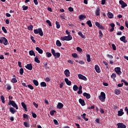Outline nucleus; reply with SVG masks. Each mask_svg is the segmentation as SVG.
I'll return each mask as SVG.
<instances>
[{
  "label": "nucleus",
  "instance_id": "1",
  "mask_svg": "<svg viewBox=\"0 0 128 128\" xmlns=\"http://www.w3.org/2000/svg\"><path fill=\"white\" fill-rule=\"evenodd\" d=\"M34 34H39L40 36H44V32L42 28H38L34 30Z\"/></svg>",
  "mask_w": 128,
  "mask_h": 128
},
{
  "label": "nucleus",
  "instance_id": "2",
  "mask_svg": "<svg viewBox=\"0 0 128 128\" xmlns=\"http://www.w3.org/2000/svg\"><path fill=\"white\" fill-rule=\"evenodd\" d=\"M0 44H3L5 46L8 45V40L5 37H2L0 39Z\"/></svg>",
  "mask_w": 128,
  "mask_h": 128
},
{
  "label": "nucleus",
  "instance_id": "3",
  "mask_svg": "<svg viewBox=\"0 0 128 128\" xmlns=\"http://www.w3.org/2000/svg\"><path fill=\"white\" fill-rule=\"evenodd\" d=\"M72 36L71 35H68V36H64L60 38V40L62 41H70L72 40Z\"/></svg>",
  "mask_w": 128,
  "mask_h": 128
},
{
  "label": "nucleus",
  "instance_id": "4",
  "mask_svg": "<svg viewBox=\"0 0 128 128\" xmlns=\"http://www.w3.org/2000/svg\"><path fill=\"white\" fill-rule=\"evenodd\" d=\"M99 100L102 101V102H105L106 94L104 92H101L100 96H98Z\"/></svg>",
  "mask_w": 128,
  "mask_h": 128
},
{
  "label": "nucleus",
  "instance_id": "5",
  "mask_svg": "<svg viewBox=\"0 0 128 128\" xmlns=\"http://www.w3.org/2000/svg\"><path fill=\"white\" fill-rule=\"evenodd\" d=\"M10 105L14 108H16V110H18V105L16 104L14 101L9 100L8 106Z\"/></svg>",
  "mask_w": 128,
  "mask_h": 128
},
{
  "label": "nucleus",
  "instance_id": "6",
  "mask_svg": "<svg viewBox=\"0 0 128 128\" xmlns=\"http://www.w3.org/2000/svg\"><path fill=\"white\" fill-rule=\"evenodd\" d=\"M120 67H116L114 68V72L117 74L118 76H120L122 74V72L120 70Z\"/></svg>",
  "mask_w": 128,
  "mask_h": 128
},
{
  "label": "nucleus",
  "instance_id": "7",
  "mask_svg": "<svg viewBox=\"0 0 128 128\" xmlns=\"http://www.w3.org/2000/svg\"><path fill=\"white\" fill-rule=\"evenodd\" d=\"M95 26L98 27L100 30H104L105 28L102 25H101L98 22H95Z\"/></svg>",
  "mask_w": 128,
  "mask_h": 128
},
{
  "label": "nucleus",
  "instance_id": "8",
  "mask_svg": "<svg viewBox=\"0 0 128 128\" xmlns=\"http://www.w3.org/2000/svg\"><path fill=\"white\" fill-rule=\"evenodd\" d=\"M119 4H120V5L122 6V8H125L126 6H128V4H126V3L124 2L122 0H120L119 1Z\"/></svg>",
  "mask_w": 128,
  "mask_h": 128
},
{
  "label": "nucleus",
  "instance_id": "9",
  "mask_svg": "<svg viewBox=\"0 0 128 128\" xmlns=\"http://www.w3.org/2000/svg\"><path fill=\"white\" fill-rule=\"evenodd\" d=\"M78 77L79 79H80L82 80H85V81L88 80V79H87L86 77L85 76H84L82 74H78Z\"/></svg>",
  "mask_w": 128,
  "mask_h": 128
},
{
  "label": "nucleus",
  "instance_id": "10",
  "mask_svg": "<svg viewBox=\"0 0 128 128\" xmlns=\"http://www.w3.org/2000/svg\"><path fill=\"white\" fill-rule=\"evenodd\" d=\"M25 68H26L28 70H32L33 68L32 65V64H28L27 65L25 66Z\"/></svg>",
  "mask_w": 128,
  "mask_h": 128
},
{
  "label": "nucleus",
  "instance_id": "11",
  "mask_svg": "<svg viewBox=\"0 0 128 128\" xmlns=\"http://www.w3.org/2000/svg\"><path fill=\"white\" fill-rule=\"evenodd\" d=\"M94 69L96 70V72L98 74H100L101 72L100 67H99L98 65L96 64L94 66Z\"/></svg>",
  "mask_w": 128,
  "mask_h": 128
},
{
  "label": "nucleus",
  "instance_id": "12",
  "mask_svg": "<svg viewBox=\"0 0 128 128\" xmlns=\"http://www.w3.org/2000/svg\"><path fill=\"white\" fill-rule=\"evenodd\" d=\"M117 126V128H126V126L123 123H118Z\"/></svg>",
  "mask_w": 128,
  "mask_h": 128
},
{
  "label": "nucleus",
  "instance_id": "13",
  "mask_svg": "<svg viewBox=\"0 0 128 128\" xmlns=\"http://www.w3.org/2000/svg\"><path fill=\"white\" fill-rule=\"evenodd\" d=\"M84 96H85L86 98L90 99L91 98V95L89 93L87 92H84L83 93Z\"/></svg>",
  "mask_w": 128,
  "mask_h": 128
},
{
  "label": "nucleus",
  "instance_id": "14",
  "mask_svg": "<svg viewBox=\"0 0 128 128\" xmlns=\"http://www.w3.org/2000/svg\"><path fill=\"white\" fill-rule=\"evenodd\" d=\"M64 106V104H63L62 102H58L56 106L57 108L62 109Z\"/></svg>",
  "mask_w": 128,
  "mask_h": 128
},
{
  "label": "nucleus",
  "instance_id": "15",
  "mask_svg": "<svg viewBox=\"0 0 128 128\" xmlns=\"http://www.w3.org/2000/svg\"><path fill=\"white\" fill-rule=\"evenodd\" d=\"M10 109V112H11L12 114H14L16 112V110L14 108L10 107L9 108Z\"/></svg>",
  "mask_w": 128,
  "mask_h": 128
},
{
  "label": "nucleus",
  "instance_id": "16",
  "mask_svg": "<svg viewBox=\"0 0 128 128\" xmlns=\"http://www.w3.org/2000/svg\"><path fill=\"white\" fill-rule=\"evenodd\" d=\"M126 37L125 36H122L120 38V40H121L122 42H124V43H126L128 42V40H126Z\"/></svg>",
  "mask_w": 128,
  "mask_h": 128
},
{
  "label": "nucleus",
  "instance_id": "17",
  "mask_svg": "<svg viewBox=\"0 0 128 128\" xmlns=\"http://www.w3.org/2000/svg\"><path fill=\"white\" fill-rule=\"evenodd\" d=\"M79 103L81 104L82 106H86L84 100H82V98H79Z\"/></svg>",
  "mask_w": 128,
  "mask_h": 128
},
{
  "label": "nucleus",
  "instance_id": "18",
  "mask_svg": "<svg viewBox=\"0 0 128 128\" xmlns=\"http://www.w3.org/2000/svg\"><path fill=\"white\" fill-rule=\"evenodd\" d=\"M70 72L68 70H66L64 71V74L66 77H69L70 76Z\"/></svg>",
  "mask_w": 128,
  "mask_h": 128
},
{
  "label": "nucleus",
  "instance_id": "19",
  "mask_svg": "<svg viewBox=\"0 0 128 128\" xmlns=\"http://www.w3.org/2000/svg\"><path fill=\"white\" fill-rule=\"evenodd\" d=\"M65 82L66 83V84H67L68 86H70L72 84V82L71 81L69 80L67 78H66L64 79Z\"/></svg>",
  "mask_w": 128,
  "mask_h": 128
},
{
  "label": "nucleus",
  "instance_id": "20",
  "mask_svg": "<svg viewBox=\"0 0 128 128\" xmlns=\"http://www.w3.org/2000/svg\"><path fill=\"white\" fill-rule=\"evenodd\" d=\"M36 50L40 54H42V53L44 52V51L40 49L39 47H36Z\"/></svg>",
  "mask_w": 128,
  "mask_h": 128
},
{
  "label": "nucleus",
  "instance_id": "21",
  "mask_svg": "<svg viewBox=\"0 0 128 128\" xmlns=\"http://www.w3.org/2000/svg\"><path fill=\"white\" fill-rule=\"evenodd\" d=\"M124 114L123 112V109H120V110L118 112V116H120Z\"/></svg>",
  "mask_w": 128,
  "mask_h": 128
},
{
  "label": "nucleus",
  "instance_id": "22",
  "mask_svg": "<svg viewBox=\"0 0 128 128\" xmlns=\"http://www.w3.org/2000/svg\"><path fill=\"white\" fill-rule=\"evenodd\" d=\"M86 60H87V62H91V58L89 54H86Z\"/></svg>",
  "mask_w": 128,
  "mask_h": 128
},
{
  "label": "nucleus",
  "instance_id": "23",
  "mask_svg": "<svg viewBox=\"0 0 128 128\" xmlns=\"http://www.w3.org/2000/svg\"><path fill=\"white\" fill-rule=\"evenodd\" d=\"M108 18H114V14H112V12H108L107 14Z\"/></svg>",
  "mask_w": 128,
  "mask_h": 128
},
{
  "label": "nucleus",
  "instance_id": "24",
  "mask_svg": "<svg viewBox=\"0 0 128 128\" xmlns=\"http://www.w3.org/2000/svg\"><path fill=\"white\" fill-rule=\"evenodd\" d=\"M21 106H22V107L24 109V110L27 112V108L26 104H24V102H22Z\"/></svg>",
  "mask_w": 128,
  "mask_h": 128
},
{
  "label": "nucleus",
  "instance_id": "25",
  "mask_svg": "<svg viewBox=\"0 0 128 128\" xmlns=\"http://www.w3.org/2000/svg\"><path fill=\"white\" fill-rule=\"evenodd\" d=\"M95 14H96V15L98 16H100V8H96V12H95Z\"/></svg>",
  "mask_w": 128,
  "mask_h": 128
},
{
  "label": "nucleus",
  "instance_id": "26",
  "mask_svg": "<svg viewBox=\"0 0 128 128\" xmlns=\"http://www.w3.org/2000/svg\"><path fill=\"white\" fill-rule=\"evenodd\" d=\"M29 54L30 56H36V54L34 52V51L33 50H31L29 51Z\"/></svg>",
  "mask_w": 128,
  "mask_h": 128
},
{
  "label": "nucleus",
  "instance_id": "27",
  "mask_svg": "<svg viewBox=\"0 0 128 128\" xmlns=\"http://www.w3.org/2000/svg\"><path fill=\"white\" fill-rule=\"evenodd\" d=\"M86 114L85 113H84V114H83L81 115L82 118H83L85 121H88V118H86Z\"/></svg>",
  "mask_w": 128,
  "mask_h": 128
},
{
  "label": "nucleus",
  "instance_id": "28",
  "mask_svg": "<svg viewBox=\"0 0 128 128\" xmlns=\"http://www.w3.org/2000/svg\"><path fill=\"white\" fill-rule=\"evenodd\" d=\"M56 45L57 46L60 47L62 46V44L60 42V40H57L56 41Z\"/></svg>",
  "mask_w": 128,
  "mask_h": 128
},
{
  "label": "nucleus",
  "instance_id": "29",
  "mask_svg": "<svg viewBox=\"0 0 128 128\" xmlns=\"http://www.w3.org/2000/svg\"><path fill=\"white\" fill-rule=\"evenodd\" d=\"M72 89H73V90H74V92H76L78 89V86H76V84H74V86H73Z\"/></svg>",
  "mask_w": 128,
  "mask_h": 128
},
{
  "label": "nucleus",
  "instance_id": "30",
  "mask_svg": "<svg viewBox=\"0 0 128 128\" xmlns=\"http://www.w3.org/2000/svg\"><path fill=\"white\" fill-rule=\"evenodd\" d=\"M23 124H24V126L26 127V128L30 127L29 124L27 122H23Z\"/></svg>",
  "mask_w": 128,
  "mask_h": 128
},
{
  "label": "nucleus",
  "instance_id": "31",
  "mask_svg": "<svg viewBox=\"0 0 128 128\" xmlns=\"http://www.w3.org/2000/svg\"><path fill=\"white\" fill-rule=\"evenodd\" d=\"M40 85L43 88L46 87L47 86L46 84L44 82H40Z\"/></svg>",
  "mask_w": 128,
  "mask_h": 128
},
{
  "label": "nucleus",
  "instance_id": "32",
  "mask_svg": "<svg viewBox=\"0 0 128 128\" xmlns=\"http://www.w3.org/2000/svg\"><path fill=\"white\" fill-rule=\"evenodd\" d=\"M11 82H12L13 84H16V83L18 82L17 79L16 78H12V79L11 80Z\"/></svg>",
  "mask_w": 128,
  "mask_h": 128
},
{
  "label": "nucleus",
  "instance_id": "33",
  "mask_svg": "<svg viewBox=\"0 0 128 128\" xmlns=\"http://www.w3.org/2000/svg\"><path fill=\"white\" fill-rule=\"evenodd\" d=\"M56 24L57 29H59L60 28V22H58L56 21Z\"/></svg>",
  "mask_w": 128,
  "mask_h": 128
},
{
  "label": "nucleus",
  "instance_id": "34",
  "mask_svg": "<svg viewBox=\"0 0 128 128\" xmlns=\"http://www.w3.org/2000/svg\"><path fill=\"white\" fill-rule=\"evenodd\" d=\"M114 93L118 95L120 94V90L118 89H116L114 90Z\"/></svg>",
  "mask_w": 128,
  "mask_h": 128
},
{
  "label": "nucleus",
  "instance_id": "35",
  "mask_svg": "<svg viewBox=\"0 0 128 128\" xmlns=\"http://www.w3.org/2000/svg\"><path fill=\"white\" fill-rule=\"evenodd\" d=\"M98 33L100 34V35H99L100 38H102L103 34H102V30H99Z\"/></svg>",
  "mask_w": 128,
  "mask_h": 128
},
{
  "label": "nucleus",
  "instance_id": "36",
  "mask_svg": "<svg viewBox=\"0 0 128 128\" xmlns=\"http://www.w3.org/2000/svg\"><path fill=\"white\" fill-rule=\"evenodd\" d=\"M78 35H79L82 38H85L84 35H83V34H82V32H80V31L78 32Z\"/></svg>",
  "mask_w": 128,
  "mask_h": 128
},
{
  "label": "nucleus",
  "instance_id": "37",
  "mask_svg": "<svg viewBox=\"0 0 128 128\" xmlns=\"http://www.w3.org/2000/svg\"><path fill=\"white\" fill-rule=\"evenodd\" d=\"M33 83H34V85H35V86H38V82L37 80H34Z\"/></svg>",
  "mask_w": 128,
  "mask_h": 128
},
{
  "label": "nucleus",
  "instance_id": "38",
  "mask_svg": "<svg viewBox=\"0 0 128 128\" xmlns=\"http://www.w3.org/2000/svg\"><path fill=\"white\" fill-rule=\"evenodd\" d=\"M54 57H56L57 58H58L60 57V53L56 52V53L54 54Z\"/></svg>",
  "mask_w": 128,
  "mask_h": 128
},
{
  "label": "nucleus",
  "instance_id": "39",
  "mask_svg": "<svg viewBox=\"0 0 128 128\" xmlns=\"http://www.w3.org/2000/svg\"><path fill=\"white\" fill-rule=\"evenodd\" d=\"M116 74H115L114 73H112V75H111L110 76L111 78L113 79L114 80H115V78H116Z\"/></svg>",
  "mask_w": 128,
  "mask_h": 128
},
{
  "label": "nucleus",
  "instance_id": "40",
  "mask_svg": "<svg viewBox=\"0 0 128 128\" xmlns=\"http://www.w3.org/2000/svg\"><path fill=\"white\" fill-rule=\"evenodd\" d=\"M33 28H34V26L32 24H30L28 26V30H32Z\"/></svg>",
  "mask_w": 128,
  "mask_h": 128
},
{
  "label": "nucleus",
  "instance_id": "41",
  "mask_svg": "<svg viewBox=\"0 0 128 128\" xmlns=\"http://www.w3.org/2000/svg\"><path fill=\"white\" fill-rule=\"evenodd\" d=\"M34 60H35L36 63H38V64L40 63V60H38V56L35 57Z\"/></svg>",
  "mask_w": 128,
  "mask_h": 128
},
{
  "label": "nucleus",
  "instance_id": "42",
  "mask_svg": "<svg viewBox=\"0 0 128 128\" xmlns=\"http://www.w3.org/2000/svg\"><path fill=\"white\" fill-rule=\"evenodd\" d=\"M87 24L90 28L92 27V25L90 20L87 21Z\"/></svg>",
  "mask_w": 128,
  "mask_h": 128
},
{
  "label": "nucleus",
  "instance_id": "43",
  "mask_svg": "<svg viewBox=\"0 0 128 128\" xmlns=\"http://www.w3.org/2000/svg\"><path fill=\"white\" fill-rule=\"evenodd\" d=\"M2 30L4 34H8V30H6L4 26H2Z\"/></svg>",
  "mask_w": 128,
  "mask_h": 128
},
{
  "label": "nucleus",
  "instance_id": "44",
  "mask_svg": "<svg viewBox=\"0 0 128 128\" xmlns=\"http://www.w3.org/2000/svg\"><path fill=\"white\" fill-rule=\"evenodd\" d=\"M24 70L22 68H21L20 70V76H22V74H24Z\"/></svg>",
  "mask_w": 128,
  "mask_h": 128
},
{
  "label": "nucleus",
  "instance_id": "45",
  "mask_svg": "<svg viewBox=\"0 0 128 128\" xmlns=\"http://www.w3.org/2000/svg\"><path fill=\"white\" fill-rule=\"evenodd\" d=\"M72 56L74 58H76L78 57V55L76 53H72Z\"/></svg>",
  "mask_w": 128,
  "mask_h": 128
},
{
  "label": "nucleus",
  "instance_id": "46",
  "mask_svg": "<svg viewBox=\"0 0 128 128\" xmlns=\"http://www.w3.org/2000/svg\"><path fill=\"white\" fill-rule=\"evenodd\" d=\"M46 22L48 24V26H52V23H51L50 20H46Z\"/></svg>",
  "mask_w": 128,
  "mask_h": 128
},
{
  "label": "nucleus",
  "instance_id": "47",
  "mask_svg": "<svg viewBox=\"0 0 128 128\" xmlns=\"http://www.w3.org/2000/svg\"><path fill=\"white\" fill-rule=\"evenodd\" d=\"M22 8L23 10H28V6H22Z\"/></svg>",
  "mask_w": 128,
  "mask_h": 128
},
{
  "label": "nucleus",
  "instance_id": "48",
  "mask_svg": "<svg viewBox=\"0 0 128 128\" xmlns=\"http://www.w3.org/2000/svg\"><path fill=\"white\" fill-rule=\"evenodd\" d=\"M0 100H2V104H4L6 102L4 101V96L2 95L0 96Z\"/></svg>",
  "mask_w": 128,
  "mask_h": 128
},
{
  "label": "nucleus",
  "instance_id": "49",
  "mask_svg": "<svg viewBox=\"0 0 128 128\" xmlns=\"http://www.w3.org/2000/svg\"><path fill=\"white\" fill-rule=\"evenodd\" d=\"M23 118H24V119L28 120V114H23Z\"/></svg>",
  "mask_w": 128,
  "mask_h": 128
},
{
  "label": "nucleus",
  "instance_id": "50",
  "mask_svg": "<svg viewBox=\"0 0 128 128\" xmlns=\"http://www.w3.org/2000/svg\"><path fill=\"white\" fill-rule=\"evenodd\" d=\"M106 57H108L110 60H112L114 58V56L112 55H106Z\"/></svg>",
  "mask_w": 128,
  "mask_h": 128
},
{
  "label": "nucleus",
  "instance_id": "51",
  "mask_svg": "<svg viewBox=\"0 0 128 128\" xmlns=\"http://www.w3.org/2000/svg\"><path fill=\"white\" fill-rule=\"evenodd\" d=\"M30 39L32 40V42H33L34 44L36 43V41L34 40V38L33 36H32L30 38Z\"/></svg>",
  "mask_w": 128,
  "mask_h": 128
},
{
  "label": "nucleus",
  "instance_id": "52",
  "mask_svg": "<svg viewBox=\"0 0 128 128\" xmlns=\"http://www.w3.org/2000/svg\"><path fill=\"white\" fill-rule=\"evenodd\" d=\"M76 50L79 52H82V48H81L80 47H77L76 48Z\"/></svg>",
  "mask_w": 128,
  "mask_h": 128
},
{
  "label": "nucleus",
  "instance_id": "53",
  "mask_svg": "<svg viewBox=\"0 0 128 128\" xmlns=\"http://www.w3.org/2000/svg\"><path fill=\"white\" fill-rule=\"evenodd\" d=\"M46 54L48 58H50L52 56V54L50 52H47L46 53Z\"/></svg>",
  "mask_w": 128,
  "mask_h": 128
},
{
  "label": "nucleus",
  "instance_id": "54",
  "mask_svg": "<svg viewBox=\"0 0 128 128\" xmlns=\"http://www.w3.org/2000/svg\"><path fill=\"white\" fill-rule=\"evenodd\" d=\"M28 88H29L30 90H34V87L32 84H28Z\"/></svg>",
  "mask_w": 128,
  "mask_h": 128
},
{
  "label": "nucleus",
  "instance_id": "55",
  "mask_svg": "<svg viewBox=\"0 0 128 128\" xmlns=\"http://www.w3.org/2000/svg\"><path fill=\"white\" fill-rule=\"evenodd\" d=\"M32 117H33L34 118H37V114H36L35 113H34L33 112H32Z\"/></svg>",
  "mask_w": 128,
  "mask_h": 128
},
{
  "label": "nucleus",
  "instance_id": "56",
  "mask_svg": "<svg viewBox=\"0 0 128 128\" xmlns=\"http://www.w3.org/2000/svg\"><path fill=\"white\" fill-rule=\"evenodd\" d=\"M68 10L70 12H74V8L72 7H69L68 8Z\"/></svg>",
  "mask_w": 128,
  "mask_h": 128
},
{
  "label": "nucleus",
  "instance_id": "57",
  "mask_svg": "<svg viewBox=\"0 0 128 128\" xmlns=\"http://www.w3.org/2000/svg\"><path fill=\"white\" fill-rule=\"evenodd\" d=\"M54 124H56V126H58V125L59 124H58V120H54Z\"/></svg>",
  "mask_w": 128,
  "mask_h": 128
},
{
  "label": "nucleus",
  "instance_id": "58",
  "mask_svg": "<svg viewBox=\"0 0 128 128\" xmlns=\"http://www.w3.org/2000/svg\"><path fill=\"white\" fill-rule=\"evenodd\" d=\"M60 18L62 20H65V16L64 14H63L60 16Z\"/></svg>",
  "mask_w": 128,
  "mask_h": 128
},
{
  "label": "nucleus",
  "instance_id": "59",
  "mask_svg": "<svg viewBox=\"0 0 128 128\" xmlns=\"http://www.w3.org/2000/svg\"><path fill=\"white\" fill-rule=\"evenodd\" d=\"M51 51H52V56H55V54H56V52H55V50H54V49H52Z\"/></svg>",
  "mask_w": 128,
  "mask_h": 128
},
{
  "label": "nucleus",
  "instance_id": "60",
  "mask_svg": "<svg viewBox=\"0 0 128 128\" xmlns=\"http://www.w3.org/2000/svg\"><path fill=\"white\" fill-rule=\"evenodd\" d=\"M112 48L114 50H116V46L114 44H112Z\"/></svg>",
  "mask_w": 128,
  "mask_h": 128
},
{
  "label": "nucleus",
  "instance_id": "61",
  "mask_svg": "<svg viewBox=\"0 0 128 128\" xmlns=\"http://www.w3.org/2000/svg\"><path fill=\"white\" fill-rule=\"evenodd\" d=\"M11 86L9 84L7 85L6 90H11Z\"/></svg>",
  "mask_w": 128,
  "mask_h": 128
},
{
  "label": "nucleus",
  "instance_id": "62",
  "mask_svg": "<svg viewBox=\"0 0 128 128\" xmlns=\"http://www.w3.org/2000/svg\"><path fill=\"white\" fill-rule=\"evenodd\" d=\"M54 112H56L55 110L50 111V115L54 116Z\"/></svg>",
  "mask_w": 128,
  "mask_h": 128
},
{
  "label": "nucleus",
  "instance_id": "63",
  "mask_svg": "<svg viewBox=\"0 0 128 128\" xmlns=\"http://www.w3.org/2000/svg\"><path fill=\"white\" fill-rule=\"evenodd\" d=\"M46 82H50V78H46L45 79Z\"/></svg>",
  "mask_w": 128,
  "mask_h": 128
},
{
  "label": "nucleus",
  "instance_id": "64",
  "mask_svg": "<svg viewBox=\"0 0 128 128\" xmlns=\"http://www.w3.org/2000/svg\"><path fill=\"white\" fill-rule=\"evenodd\" d=\"M34 2L35 4V5L36 6L38 5V0H34Z\"/></svg>",
  "mask_w": 128,
  "mask_h": 128
}]
</instances>
